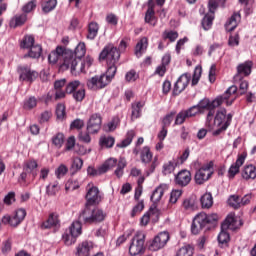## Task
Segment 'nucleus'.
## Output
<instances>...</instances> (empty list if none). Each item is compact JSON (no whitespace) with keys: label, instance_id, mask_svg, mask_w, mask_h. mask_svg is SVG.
<instances>
[{"label":"nucleus","instance_id":"obj_1","mask_svg":"<svg viewBox=\"0 0 256 256\" xmlns=\"http://www.w3.org/2000/svg\"><path fill=\"white\" fill-rule=\"evenodd\" d=\"M100 59H105L107 63L106 73H102L101 76H93L90 80L87 81V87L89 89H103L107 87L110 81L117 73V63L120 59V52L117 47L113 44L105 45L100 53Z\"/></svg>","mask_w":256,"mask_h":256},{"label":"nucleus","instance_id":"obj_2","mask_svg":"<svg viewBox=\"0 0 256 256\" xmlns=\"http://www.w3.org/2000/svg\"><path fill=\"white\" fill-rule=\"evenodd\" d=\"M237 86H230L228 90L222 95L218 96L215 100L210 102L208 98H204V100H200V102L197 104V106H193V117L197 115V113H204L205 109L208 111V114L206 115V126L213 130L214 124L213 119L216 111V107H219V105H222V103H226V105H232L233 101L236 99V92H237Z\"/></svg>","mask_w":256,"mask_h":256},{"label":"nucleus","instance_id":"obj_3","mask_svg":"<svg viewBox=\"0 0 256 256\" xmlns=\"http://www.w3.org/2000/svg\"><path fill=\"white\" fill-rule=\"evenodd\" d=\"M102 200L101 192L97 186L88 188L86 194V204L84 210L79 215V220L84 224H98L104 222L107 218V212L101 208H91L96 206Z\"/></svg>","mask_w":256,"mask_h":256},{"label":"nucleus","instance_id":"obj_4","mask_svg":"<svg viewBox=\"0 0 256 256\" xmlns=\"http://www.w3.org/2000/svg\"><path fill=\"white\" fill-rule=\"evenodd\" d=\"M242 220L240 218H236L232 214L227 216L222 224V230L220 234H218V242L219 244H228L230 240V234L227 230H237L240 226H242Z\"/></svg>","mask_w":256,"mask_h":256},{"label":"nucleus","instance_id":"obj_5","mask_svg":"<svg viewBox=\"0 0 256 256\" xmlns=\"http://www.w3.org/2000/svg\"><path fill=\"white\" fill-rule=\"evenodd\" d=\"M218 214H206L205 212H200L197 214L193 220L191 232L194 235L200 234L201 230L208 226L209 224H216L218 222Z\"/></svg>","mask_w":256,"mask_h":256},{"label":"nucleus","instance_id":"obj_6","mask_svg":"<svg viewBox=\"0 0 256 256\" xmlns=\"http://www.w3.org/2000/svg\"><path fill=\"white\" fill-rule=\"evenodd\" d=\"M38 162L36 160H28L23 164V171L18 178L20 184H27V181L32 178L35 180L38 176Z\"/></svg>","mask_w":256,"mask_h":256},{"label":"nucleus","instance_id":"obj_7","mask_svg":"<svg viewBox=\"0 0 256 256\" xmlns=\"http://www.w3.org/2000/svg\"><path fill=\"white\" fill-rule=\"evenodd\" d=\"M86 45L84 42L78 43V45L75 48V52L73 54V59L76 61L75 69H71L72 73H81L85 71V61L81 60V57H83L86 53Z\"/></svg>","mask_w":256,"mask_h":256},{"label":"nucleus","instance_id":"obj_8","mask_svg":"<svg viewBox=\"0 0 256 256\" xmlns=\"http://www.w3.org/2000/svg\"><path fill=\"white\" fill-rule=\"evenodd\" d=\"M56 51H57V61H59V59L63 58V63H62V67H66L70 69H76V65H77V61H75V59L73 58V51H70L63 47V46H58L56 47Z\"/></svg>","mask_w":256,"mask_h":256},{"label":"nucleus","instance_id":"obj_9","mask_svg":"<svg viewBox=\"0 0 256 256\" xmlns=\"http://www.w3.org/2000/svg\"><path fill=\"white\" fill-rule=\"evenodd\" d=\"M145 238L146 236L143 232H137L135 234L129 246V254L131 256H138L139 254H142L144 252Z\"/></svg>","mask_w":256,"mask_h":256},{"label":"nucleus","instance_id":"obj_10","mask_svg":"<svg viewBox=\"0 0 256 256\" xmlns=\"http://www.w3.org/2000/svg\"><path fill=\"white\" fill-rule=\"evenodd\" d=\"M82 234V224L81 220L72 222L69 233H66L63 235V240L66 246H71L72 244H75L77 238L81 236Z\"/></svg>","mask_w":256,"mask_h":256},{"label":"nucleus","instance_id":"obj_11","mask_svg":"<svg viewBox=\"0 0 256 256\" xmlns=\"http://www.w3.org/2000/svg\"><path fill=\"white\" fill-rule=\"evenodd\" d=\"M66 92L72 93L75 101H83V99H85V88H81V82H79V80H72V82H69L66 86Z\"/></svg>","mask_w":256,"mask_h":256},{"label":"nucleus","instance_id":"obj_12","mask_svg":"<svg viewBox=\"0 0 256 256\" xmlns=\"http://www.w3.org/2000/svg\"><path fill=\"white\" fill-rule=\"evenodd\" d=\"M213 162H209L208 164H205L204 166H202V168H200V170H198L194 176V180L196 182V184H204L205 182H207L209 180V178H211L212 174H213Z\"/></svg>","mask_w":256,"mask_h":256},{"label":"nucleus","instance_id":"obj_13","mask_svg":"<svg viewBox=\"0 0 256 256\" xmlns=\"http://www.w3.org/2000/svg\"><path fill=\"white\" fill-rule=\"evenodd\" d=\"M26 216V210H24V208H20L19 210H16L14 216H3L1 222L2 224H9V226L16 228L21 224V222H23V220H25Z\"/></svg>","mask_w":256,"mask_h":256},{"label":"nucleus","instance_id":"obj_14","mask_svg":"<svg viewBox=\"0 0 256 256\" xmlns=\"http://www.w3.org/2000/svg\"><path fill=\"white\" fill-rule=\"evenodd\" d=\"M170 234L169 232H160L149 244V250L152 252H157L158 250H162L169 242Z\"/></svg>","mask_w":256,"mask_h":256},{"label":"nucleus","instance_id":"obj_15","mask_svg":"<svg viewBox=\"0 0 256 256\" xmlns=\"http://www.w3.org/2000/svg\"><path fill=\"white\" fill-rule=\"evenodd\" d=\"M18 72L20 81H29V83H33L39 75L38 71L31 69L28 65L19 67Z\"/></svg>","mask_w":256,"mask_h":256},{"label":"nucleus","instance_id":"obj_16","mask_svg":"<svg viewBox=\"0 0 256 256\" xmlns=\"http://www.w3.org/2000/svg\"><path fill=\"white\" fill-rule=\"evenodd\" d=\"M102 118L101 114H92L87 124V132L89 134H97L101 130Z\"/></svg>","mask_w":256,"mask_h":256},{"label":"nucleus","instance_id":"obj_17","mask_svg":"<svg viewBox=\"0 0 256 256\" xmlns=\"http://www.w3.org/2000/svg\"><path fill=\"white\" fill-rule=\"evenodd\" d=\"M191 79L190 73H183L182 76L177 80V82L174 85L173 94L179 95V93H182L184 89H186L187 85H189V81Z\"/></svg>","mask_w":256,"mask_h":256},{"label":"nucleus","instance_id":"obj_18","mask_svg":"<svg viewBox=\"0 0 256 256\" xmlns=\"http://www.w3.org/2000/svg\"><path fill=\"white\" fill-rule=\"evenodd\" d=\"M192 180V175L189 170H181V172H178V174L175 176V184L181 187L188 186Z\"/></svg>","mask_w":256,"mask_h":256},{"label":"nucleus","instance_id":"obj_19","mask_svg":"<svg viewBox=\"0 0 256 256\" xmlns=\"http://www.w3.org/2000/svg\"><path fill=\"white\" fill-rule=\"evenodd\" d=\"M189 117H194V106H192L188 110H181V112H179L178 114L176 112L174 125L182 126V123H184L186 119H189Z\"/></svg>","mask_w":256,"mask_h":256},{"label":"nucleus","instance_id":"obj_20","mask_svg":"<svg viewBox=\"0 0 256 256\" xmlns=\"http://www.w3.org/2000/svg\"><path fill=\"white\" fill-rule=\"evenodd\" d=\"M246 160V156L242 154L241 156H238V159L232 166H230L228 170V175L230 178H235L236 174H239L241 166H243L244 162Z\"/></svg>","mask_w":256,"mask_h":256},{"label":"nucleus","instance_id":"obj_21","mask_svg":"<svg viewBox=\"0 0 256 256\" xmlns=\"http://www.w3.org/2000/svg\"><path fill=\"white\" fill-rule=\"evenodd\" d=\"M252 65L253 61L247 60L244 61L243 63H239L237 67V73H236V79L240 77V75H250L252 71Z\"/></svg>","mask_w":256,"mask_h":256},{"label":"nucleus","instance_id":"obj_22","mask_svg":"<svg viewBox=\"0 0 256 256\" xmlns=\"http://www.w3.org/2000/svg\"><path fill=\"white\" fill-rule=\"evenodd\" d=\"M226 119H227V110H225V108H221L216 113L214 122H212V123L214 124V126H222V128H220V129L225 130L224 126H226Z\"/></svg>","mask_w":256,"mask_h":256},{"label":"nucleus","instance_id":"obj_23","mask_svg":"<svg viewBox=\"0 0 256 256\" xmlns=\"http://www.w3.org/2000/svg\"><path fill=\"white\" fill-rule=\"evenodd\" d=\"M28 19V15L26 13H19L14 15L9 22L10 27H19L21 25H24Z\"/></svg>","mask_w":256,"mask_h":256},{"label":"nucleus","instance_id":"obj_24","mask_svg":"<svg viewBox=\"0 0 256 256\" xmlns=\"http://www.w3.org/2000/svg\"><path fill=\"white\" fill-rule=\"evenodd\" d=\"M166 190H167L166 184H161L160 186H158V188H156V190H154V192L151 195V201L154 204H157L158 202H160Z\"/></svg>","mask_w":256,"mask_h":256},{"label":"nucleus","instance_id":"obj_25","mask_svg":"<svg viewBox=\"0 0 256 256\" xmlns=\"http://www.w3.org/2000/svg\"><path fill=\"white\" fill-rule=\"evenodd\" d=\"M145 21L151 23V25H156L157 21L155 19L154 3L153 0H149L148 9L145 15Z\"/></svg>","mask_w":256,"mask_h":256},{"label":"nucleus","instance_id":"obj_26","mask_svg":"<svg viewBox=\"0 0 256 256\" xmlns=\"http://www.w3.org/2000/svg\"><path fill=\"white\" fill-rule=\"evenodd\" d=\"M239 21H241L240 13H233V15L226 21L225 27L226 31H234L235 27H237Z\"/></svg>","mask_w":256,"mask_h":256},{"label":"nucleus","instance_id":"obj_27","mask_svg":"<svg viewBox=\"0 0 256 256\" xmlns=\"http://www.w3.org/2000/svg\"><path fill=\"white\" fill-rule=\"evenodd\" d=\"M94 244L93 242H82L77 248V254L78 256H89V252L93 250Z\"/></svg>","mask_w":256,"mask_h":256},{"label":"nucleus","instance_id":"obj_28","mask_svg":"<svg viewBox=\"0 0 256 256\" xmlns=\"http://www.w3.org/2000/svg\"><path fill=\"white\" fill-rule=\"evenodd\" d=\"M60 224L59 216L57 214H50L46 222L41 224V228L47 230L53 226H58Z\"/></svg>","mask_w":256,"mask_h":256},{"label":"nucleus","instance_id":"obj_29","mask_svg":"<svg viewBox=\"0 0 256 256\" xmlns=\"http://www.w3.org/2000/svg\"><path fill=\"white\" fill-rule=\"evenodd\" d=\"M242 178H244V180H255L256 166H253L252 164L245 166L242 170Z\"/></svg>","mask_w":256,"mask_h":256},{"label":"nucleus","instance_id":"obj_30","mask_svg":"<svg viewBox=\"0 0 256 256\" xmlns=\"http://www.w3.org/2000/svg\"><path fill=\"white\" fill-rule=\"evenodd\" d=\"M200 204L203 209L212 208V206L214 204V199H213L211 192H206L205 194H203L200 197Z\"/></svg>","mask_w":256,"mask_h":256},{"label":"nucleus","instance_id":"obj_31","mask_svg":"<svg viewBox=\"0 0 256 256\" xmlns=\"http://www.w3.org/2000/svg\"><path fill=\"white\" fill-rule=\"evenodd\" d=\"M179 162L178 160H170L169 162H166L165 164H163V168H162V173L164 174V176H168L169 174H172L175 169L177 168Z\"/></svg>","mask_w":256,"mask_h":256},{"label":"nucleus","instance_id":"obj_32","mask_svg":"<svg viewBox=\"0 0 256 256\" xmlns=\"http://www.w3.org/2000/svg\"><path fill=\"white\" fill-rule=\"evenodd\" d=\"M42 51H43L42 45H40L39 43H35V40H34V43H32L31 49H29L28 53H26L24 57L37 58V57H40Z\"/></svg>","mask_w":256,"mask_h":256},{"label":"nucleus","instance_id":"obj_33","mask_svg":"<svg viewBox=\"0 0 256 256\" xmlns=\"http://www.w3.org/2000/svg\"><path fill=\"white\" fill-rule=\"evenodd\" d=\"M148 47V39L147 37H142L135 46V54L137 57H141L142 53L146 51Z\"/></svg>","mask_w":256,"mask_h":256},{"label":"nucleus","instance_id":"obj_34","mask_svg":"<svg viewBox=\"0 0 256 256\" xmlns=\"http://www.w3.org/2000/svg\"><path fill=\"white\" fill-rule=\"evenodd\" d=\"M135 136L136 133L134 132V130H129V132H127L126 134V138L117 144V148H127L128 146H130V144H132Z\"/></svg>","mask_w":256,"mask_h":256},{"label":"nucleus","instance_id":"obj_35","mask_svg":"<svg viewBox=\"0 0 256 256\" xmlns=\"http://www.w3.org/2000/svg\"><path fill=\"white\" fill-rule=\"evenodd\" d=\"M99 33V23L96 21H91V23L88 24V34L87 39H95Z\"/></svg>","mask_w":256,"mask_h":256},{"label":"nucleus","instance_id":"obj_36","mask_svg":"<svg viewBox=\"0 0 256 256\" xmlns=\"http://www.w3.org/2000/svg\"><path fill=\"white\" fill-rule=\"evenodd\" d=\"M140 158H141V162H143V164H149L151 162V160L153 158V154L148 146H145L141 150Z\"/></svg>","mask_w":256,"mask_h":256},{"label":"nucleus","instance_id":"obj_37","mask_svg":"<svg viewBox=\"0 0 256 256\" xmlns=\"http://www.w3.org/2000/svg\"><path fill=\"white\" fill-rule=\"evenodd\" d=\"M145 102H134L132 104V119H138L141 117L142 107H144Z\"/></svg>","mask_w":256,"mask_h":256},{"label":"nucleus","instance_id":"obj_38","mask_svg":"<svg viewBox=\"0 0 256 256\" xmlns=\"http://www.w3.org/2000/svg\"><path fill=\"white\" fill-rule=\"evenodd\" d=\"M35 43V37L34 35H24L22 41H21V47H24L26 49H32V45Z\"/></svg>","mask_w":256,"mask_h":256},{"label":"nucleus","instance_id":"obj_39","mask_svg":"<svg viewBox=\"0 0 256 256\" xmlns=\"http://www.w3.org/2000/svg\"><path fill=\"white\" fill-rule=\"evenodd\" d=\"M184 210H196L197 208V201L196 198H186L182 204Z\"/></svg>","mask_w":256,"mask_h":256},{"label":"nucleus","instance_id":"obj_40","mask_svg":"<svg viewBox=\"0 0 256 256\" xmlns=\"http://www.w3.org/2000/svg\"><path fill=\"white\" fill-rule=\"evenodd\" d=\"M228 205L238 210L241 208V198L238 195H232L228 198Z\"/></svg>","mask_w":256,"mask_h":256},{"label":"nucleus","instance_id":"obj_41","mask_svg":"<svg viewBox=\"0 0 256 256\" xmlns=\"http://www.w3.org/2000/svg\"><path fill=\"white\" fill-rule=\"evenodd\" d=\"M214 17L215 15H211V12L204 15L202 19V27H204L205 30H208L212 27Z\"/></svg>","mask_w":256,"mask_h":256},{"label":"nucleus","instance_id":"obj_42","mask_svg":"<svg viewBox=\"0 0 256 256\" xmlns=\"http://www.w3.org/2000/svg\"><path fill=\"white\" fill-rule=\"evenodd\" d=\"M117 166V160L115 158H110V160H107L102 166H101V172L102 174H105L108 172L111 168H115Z\"/></svg>","mask_w":256,"mask_h":256},{"label":"nucleus","instance_id":"obj_43","mask_svg":"<svg viewBox=\"0 0 256 256\" xmlns=\"http://www.w3.org/2000/svg\"><path fill=\"white\" fill-rule=\"evenodd\" d=\"M100 146H105L106 148H113L115 146V138L112 136H104L100 138Z\"/></svg>","mask_w":256,"mask_h":256},{"label":"nucleus","instance_id":"obj_44","mask_svg":"<svg viewBox=\"0 0 256 256\" xmlns=\"http://www.w3.org/2000/svg\"><path fill=\"white\" fill-rule=\"evenodd\" d=\"M59 190H60L59 182H54L53 184H49L46 188V192L48 196H56Z\"/></svg>","mask_w":256,"mask_h":256},{"label":"nucleus","instance_id":"obj_45","mask_svg":"<svg viewBox=\"0 0 256 256\" xmlns=\"http://www.w3.org/2000/svg\"><path fill=\"white\" fill-rule=\"evenodd\" d=\"M69 169L67 166H65V164H61L56 170H55V176L58 178V180H60L61 178H63L64 176H66V174H68Z\"/></svg>","mask_w":256,"mask_h":256},{"label":"nucleus","instance_id":"obj_46","mask_svg":"<svg viewBox=\"0 0 256 256\" xmlns=\"http://www.w3.org/2000/svg\"><path fill=\"white\" fill-rule=\"evenodd\" d=\"M193 254L194 249L192 248V246H183L182 248H180V250H178L176 256H193Z\"/></svg>","mask_w":256,"mask_h":256},{"label":"nucleus","instance_id":"obj_47","mask_svg":"<svg viewBox=\"0 0 256 256\" xmlns=\"http://www.w3.org/2000/svg\"><path fill=\"white\" fill-rule=\"evenodd\" d=\"M78 188H80V184L78 180H68V182H66V185H65L66 192H73Z\"/></svg>","mask_w":256,"mask_h":256},{"label":"nucleus","instance_id":"obj_48","mask_svg":"<svg viewBox=\"0 0 256 256\" xmlns=\"http://www.w3.org/2000/svg\"><path fill=\"white\" fill-rule=\"evenodd\" d=\"M64 142H65L64 134H56V136L52 138V143L56 148H62Z\"/></svg>","mask_w":256,"mask_h":256},{"label":"nucleus","instance_id":"obj_49","mask_svg":"<svg viewBox=\"0 0 256 256\" xmlns=\"http://www.w3.org/2000/svg\"><path fill=\"white\" fill-rule=\"evenodd\" d=\"M57 3V0H48L43 4L42 9L45 13H49L50 11H53V9H55Z\"/></svg>","mask_w":256,"mask_h":256},{"label":"nucleus","instance_id":"obj_50","mask_svg":"<svg viewBox=\"0 0 256 256\" xmlns=\"http://www.w3.org/2000/svg\"><path fill=\"white\" fill-rule=\"evenodd\" d=\"M174 117H176L175 110H173V112H169V114H166V116H164L162 123H164L166 130H167V128H169V126H171V123H172Z\"/></svg>","mask_w":256,"mask_h":256},{"label":"nucleus","instance_id":"obj_51","mask_svg":"<svg viewBox=\"0 0 256 256\" xmlns=\"http://www.w3.org/2000/svg\"><path fill=\"white\" fill-rule=\"evenodd\" d=\"M201 75L202 67L200 65H197L194 69L192 85H197V83H199Z\"/></svg>","mask_w":256,"mask_h":256},{"label":"nucleus","instance_id":"obj_52","mask_svg":"<svg viewBox=\"0 0 256 256\" xmlns=\"http://www.w3.org/2000/svg\"><path fill=\"white\" fill-rule=\"evenodd\" d=\"M163 38L164 39H170V41H176V39L179 37L178 31H163Z\"/></svg>","mask_w":256,"mask_h":256},{"label":"nucleus","instance_id":"obj_53","mask_svg":"<svg viewBox=\"0 0 256 256\" xmlns=\"http://www.w3.org/2000/svg\"><path fill=\"white\" fill-rule=\"evenodd\" d=\"M145 206H144V202H138V204H136V206H134L133 210L131 211V217L135 218V216H137L138 214H140L142 212V210H144Z\"/></svg>","mask_w":256,"mask_h":256},{"label":"nucleus","instance_id":"obj_54","mask_svg":"<svg viewBox=\"0 0 256 256\" xmlns=\"http://www.w3.org/2000/svg\"><path fill=\"white\" fill-rule=\"evenodd\" d=\"M36 6H37L36 1L34 0L28 1V3L23 5L22 11H24L25 15H27V13H30V11H33V9H35Z\"/></svg>","mask_w":256,"mask_h":256},{"label":"nucleus","instance_id":"obj_55","mask_svg":"<svg viewBox=\"0 0 256 256\" xmlns=\"http://www.w3.org/2000/svg\"><path fill=\"white\" fill-rule=\"evenodd\" d=\"M139 77V73H137V71H135V69H130V71H127L126 75H125V80L126 81H136V79H138Z\"/></svg>","mask_w":256,"mask_h":256},{"label":"nucleus","instance_id":"obj_56","mask_svg":"<svg viewBox=\"0 0 256 256\" xmlns=\"http://www.w3.org/2000/svg\"><path fill=\"white\" fill-rule=\"evenodd\" d=\"M4 204H7V206H10L11 204H13L14 202H16V194L15 192H9L4 200H3Z\"/></svg>","mask_w":256,"mask_h":256},{"label":"nucleus","instance_id":"obj_57","mask_svg":"<svg viewBox=\"0 0 256 256\" xmlns=\"http://www.w3.org/2000/svg\"><path fill=\"white\" fill-rule=\"evenodd\" d=\"M56 115L58 119H64L66 115V106H64V104H58L56 108Z\"/></svg>","mask_w":256,"mask_h":256},{"label":"nucleus","instance_id":"obj_58","mask_svg":"<svg viewBox=\"0 0 256 256\" xmlns=\"http://www.w3.org/2000/svg\"><path fill=\"white\" fill-rule=\"evenodd\" d=\"M101 168L102 166H100L98 170H96L95 168H93V166H88L87 168L88 176H92V177L101 176V174H103V172L101 171Z\"/></svg>","mask_w":256,"mask_h":256},{"label":"nucleus","instance_id":"obj_59","mask_svg":"<svg viewBox=\"0 0 256 256\" xmlns=\"http://www.w3.org/2000/svg\"><path fill=\"white\" fill-rule=\"evenodd\" d=\"M182 196V190H173L171 192V196H170V202L172 204H176V202H178L179 198Z\"/></svg>","mask_w":256,"mask_h":256},{"label":"nucleus","instance_id":"obj_60","mask_svg":"<svg viewBox=\"0 0 256 256\" xmlns=\"http://www.w3.org/2000/svg\"><path fill=\"white\" fill-rule=\"evenodd\" d=\"M240 43V37L238 33H235L234 35H230L229 39H228V44L232 47H234L235 45H239Z\"/></svg>","mask_w":256,"mask_h":256},{"label":"nucleus","instance_id":"obj_61","mask_svg":"<svg viewBox=\"0 0 256 256\" xmlns=\"http://www.w3.org/2000/svg\"><path fill=\"white\" fill-rule=\"evenodd\" d=\"M75 143H76L75 136H70V138H68L66 142L65 150L66 151L73 150V148H75Z\"/></svg>","mask_w":256,"mask_h":256},{"label":"nucleus","instance_id":"obj_62","mask_svg":"<svg viewBox=\"0 0 256 256\" xmlns=\"http://www.w3.org/2000/svg\"><path fill=\"white\" fill-rule=\"evenodd\" d=\"M80 142H84L85 144H89L91 142V136L87 132H80L78 136Z\"/></svg>","mask_w":256,"mask_h":256},{"label":"nucleus","instance_id":"obj_63","mask_svg":"<svg viewBox=\"0 0 256 256\" xmlns=\"http://www.w3.org/2000/svg\"><path fill=\"white\" fill-rule=\"evenodd\" d=\"M72 168L76 171L81 170L83 168V160L81 158H74Z\"/></svg>","mask_w":256,"mask_h":256},{"label":"nucleus","instance_id":"obj_64","mask_svg":"<svg viewBox=\"0 0 256 256\" xmlns=\"http://www.w3.org/2000/svg\"><path fill=\"white\" fill-rule=\"evenodd\" d=\"M37 105V100L36 98H29L26 100L24 107H27V109H33V107H36Z\"/></svg>","mask_w":256,"mask_h":256}]
</instances>
